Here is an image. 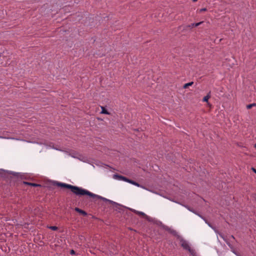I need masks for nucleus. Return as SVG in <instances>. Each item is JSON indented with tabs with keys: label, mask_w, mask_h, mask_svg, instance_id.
Returning <instances> with one entry per match:
<instances>
[{
	"label": "nucleus",
	"mask_w": 256,
	"mask_h": 256,
	"mask_svg": "<svg viewBox=\"0 0 256 256\" xmlns=\"http://www.w3.org/2000/svg\"><path fill=\"white\" fill-rule=\"evenodd\" d=\"M56 184L57 186H60V187L64 188H66L70 190L71 192H72L74 194H75L76 196H84V195H88L92 198H97L98 199L102 200L104 202H108L110 204H112L114 205L119 206V204H117L116 202H113L111 200H108L106 198H103L101 196L94 194L89 192L88 190L84 189L82 188H80V187H78L77 186H72L70 184L62 183L60 182H56Z\"/></svg>",
	"instance_id": "nucleus-1"
},
{
	"label": "nucleus",
	"mask_w": 256,
	"mask_h": 256,
	"mask_svg": "<svg viewBox=\"0 0 256 256\" xmlns=\"http://www.w3.org/2000/svg\"><path fill=\"white\" fill-rule=\"evenodd\" d=\"M114 178H117L119 180H122L124 181L128 182L132 184L134 186H140V184H138V182H136L132 180H130V179L128 178H127L124 177L122 176H120V175H118V174H114Z\"/></svg>",
	"instance_id": "nucleus-2"
},
{
	"label": "nucleus",
	"mask_w": 256,
	"mask_h": 256,
	"mask_svg": "<svg viewBox=\"0 0 256 256\" xmlns=\"http://www.w3.org/2000/svg\"><path fill=\"white\" fill-rule=\"evenodd\" d=\"M180 242L181 246L184 249L188 251L190 253H192L193 250H192L187 241H186L183 238H181L180 240Z\"/></svg>",
	"instance_id": "nucleus-3"
},
{
	"label": "nucleus",
	"mask_w": 256,
	"mask_h": 256,
	"mask_svg": "<svg viewBox=\"0 0 256 256\" xmlns=\"http://www.w3.org/2000/svg\"><path fill=\"white\" fill-rule=\"evenodd\" d=\"M163 228L166 230L168 232L176 236V232L175 230H172L166 226H164Z\"/></svg>",
	"instance_id": "nucleus-4"
},
{
	"label": "nucleus",
	"mask_w": 256,
	"mask_h": 256,
	"mask_svg": "<svg viewBox=\"0 0 256 256\" xmlns=\"http://www.w3.org/2000/svg\"><path fill=\"white\" fill-rule=\"evenodd\" d=\"M74 210L75 211H76V212L80 213V214H81L83 216H86L88 215V214L86 212H85L84 210H83L78 208H74Z\"/></svg>",
	"instance_id": "nucleus-5"
},
{
	"label": "nucleus",
	"mask_w": 256,
	"mask_h": 256,
	"mask_svg": "<svg viewBox=\"0 0 256 256\" xmlns=\"http://www.w3.org/2000/svg\"><path fill=\"white\" fill-rule=\"evenodd\" d=\"M23 184H26V185H28V186H32L34 187L41 186V185L40 184L32 183V182H23Z\"/></svg>",
	"instance_id": "nucleus-6"
},
{
	"label": "nucleus",
	"mask_w": 256,
	"mask_h": 256,
	"mask_svg": "<svg viewBox=\"0 0 256 256\" xmlns=\"http://www.w3.org/2000/svg\"><path fill=\"white\" fill-rule=\"evenodd\" d=\"M202 23V22H197V23H192V24L188 25V27L190 28H192L193 27L198 26H200Z\"/></svg>",
	"instance_id": "nucleus-7"
},
{
	"label": "nucleus",
	"mask_w": 256,
	"mask_h": 256,
	"mask_svg": "<svg viewBox=\"0 0 256 256\" xmlns=\"http://www.w3.org/2000/svg\"><path fill=\"white\" fill-rule=\"evenodd\" d=\"M102 112L101 113L103 114H110V113L104 107L101 106Z\"/></svg>",
	"instance_id": "nucleus-8"
},
{
	"label": "nucleus",
	"mask_w": 256,
	"mask_h": 256,
	"mask_svg": "<svg viewBox=\"0 0 256 256\" xmlns=\"http://www.w3.org/2000/svg\"><path fill=\"white\" fill-rule=\"evenodd\" d=\"M193 84H194L193 82H190L188 83H186L184 85L183 88H188V86H192Z\"/></svg>",
	"instance_id": "nucleus-9"
},
{
	"label": "nucleus",
	"mask_w": 256,
	"mask_h": 256,
	"mask_svg": "<svg viewBox=\"0 0 256 256\" xmlns=\"http://www.w3.org/2000/svg\"><path fill=\"white\" fill-rule=\"evenodd\" d=\"M210 94H208L206 96H205L203 98L202 101L204 102H208V100L210 98Z\"/></svg>",
	"instance_id": "nucleus-10"
},
{
	"label": "nucleus",
	"mask_w": 256,
	"mask_h": 256,
	"mask_svg": "<svg viewBox=\"0 0 256 256\" xmlns=\"http://www.w3.org/2000/svg\"><path fill=\"white\" fill-rule=\"evenodd\" d=\"M9 174L16 178H18L20 175L19 173L13 172H10Z\"/></svg>",
	"instance_id": "nucleus-11"
},
{
	"label": "nucleus",
	"mask_w": 256,
	"mask_h": 256,
	"mask_svg": "<svg viewBox=\"0 0 256 256\" xmlns=\"http://www.w3.org/2000/svg\"><path fill=\"white\" fill-rule=\"evenodd\" d=\"M256 106V103H253V104H248L246 106V108L248 109H250L251 108L252 106Z\"/></svg>",
	"instance_id": "nucleus-12"
},
{
	"label": "nucleus",
	"mask_w": 256,
	"mask_h": 256,
	"mask_svg": "<svg viewBox=\"0 0 256 256\" xmlns=\"http://www.w3.org/2000/svg\"><path fill=\"white\" fill-rule=\"evenodd\" d=\"M49 228L53 230H58V227L56 226H50L49 227Z\"/></svg>",
	"instance_id": "nucleus-13"
},
{
	"label": "nucleus",
	"mask_w": 256,
	"mask_h": 256,
	"mask_svg": "<svg viewBox=\"0 0 256 256\" xmlns=\"http://www.w3.org/2000/svg\"><path fill=\"white\" fill-rule=\"evenodd\" d=\"M136 214L140 215V216H145L146 214L144 212H136Z\"/></svg>",
	"instance_id": "nucleus-14"
},
{
	"label": "nucleus",
	"mask_w": 256,
	"mask_h": 256,
	"mask_svg": "<svg viewBox=\"0 0 256 256\" xmlns=\"http://www.w3.org/2000/svg\"><path fill=\"white\" fill-rule=\"evenodd\" d=\"M206 10V8H201L199 10L200 12H205Z\"/></svg>",
	"instance_id": "nucleus-15"
},
{
	"label": "nucleus",
	"mask_w": 256,
	"mask_h": 256,
	"mask_svg": "<svg viewBox=\"0 0 256 256\" xmlns=\"http://www.w3.org/2000/svg\"><path fill=\"white\" fill-rule=\"evenodd\" d=\"M132 212H134V213L136 214V212H138V210H132V209H131L130 210Z\"/></svg>",
	"instance_id": "nucleus-16"
},
{
	"label": "nucleus",
	"mask_w": 256,
	"mask_h": 256,
	"mask_svg": "<svg viewBox=\"0 0 256 256\" xmlns=\"http://www.w3.org/2000/svg\"><path fill=\"white\" fill-rule=\"evenodd\" d=\"M75 252H74V250H72L71 252H70V254H74Z\"/></svg>",
	"instance_id": "nucleus-17"
},
{
	"label": "nucleus",
	"mask_w": 256,
	"mask_h": 256,
	"mask_svg": "<svg viewBox=\"0 0 256 256\" xmlns=\"http://www.w3.org/2000/svg\"><path fill=\"white\" fill-rule=\"evenodd\" d=\"M230 237L233 238L234 240L235 239L234 237L233 236H231Z\"/></svg>",
	"instance_id": "nucleus-18"
},
{
	"label": "nucleus",
	"mask_w": 256,
	"mask_h": 256,
	"mask_svg": "<svg viewBox=\"0 0 256 256\" xmlns=\"http://www.w3.org/2000/svg\"><path fill=\"white\" fill-rule=\"evenodd\" d=\"M197 0H192V2H196Z\"/></svg>",
	"instance_id": "nucleus-19"
},
{
	"label": "nucleus",
	"mask_w": 256,
	"mask_h": 256,
	"mask_svg": "<svg viewBox=\"0 0 256 256\" xmlns=\"http://www.w3.org/2000/svg\"><path fill=\"white\" fill-rule=\"evenodd\" d=\"M252 169L254 170V172L256 173V170L255 169H254V168H252Z\"/></svg>",
	"instance_id": "nucleus-20"
},
{
	"label": "nucleus",
	"mask_w": 256,
	"mask_h": 256,
	"mask_svg": "<svg viewBox=\"0 0 256 256\" xmlns=\"http://www.w3.org/2000/svg\"><path fill=\"white\" fill-rule=\"evenodd\" d=\"M188 209L189 210H190V211L193 212V211H192V210H191L190 209V208H188Z\"/></svg>",
	"instance_id": "nucleus-21"
},
{
	"label": "nucleus",
	"mask_w": 256,
	"mask_h": 256,
	"mask_svg": "<svg viewBox=\"0 0 256 256\" xmlns=\"http://www.w3.org/2000/svg\"><path fill=\"white\" fill-rule=\"evenodd\" d=\"M227 244H228L229 246H230L228 242H227Z\"/></svg>",
	"instance_id": "nucleus-22"
}]
</instances>
